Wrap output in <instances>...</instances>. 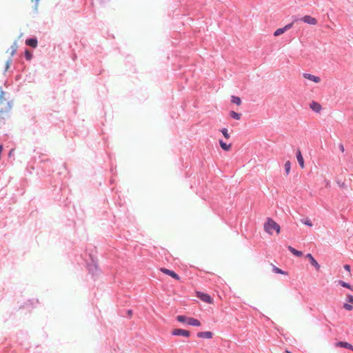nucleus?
<instances>
[{"label": "nucleus", "mask_w": 353, "mask_h": 353, "mask_svg": "<svg viewBox=\"0 0 353 353\" xmlns=\"http://www.w3.org/2000/svg\"><path fill=\"white\" fill-rule=\"evenodd\" d=\"M347 301L350 303H352L353 304V296L352 295H350V294H348L347 296Z\"/></svg>", "instance_id": "cd10ccee"}, {"label": "nucleus", "mask_w": 353, "mask_h": 353, "mask_svg": "<svg viewBox=\"0 0 353 353\" xmlns=\"http://www.w3.org/2000/svg\"><path fill=\"white\" fill-rule=\"evenodd\" d=\"M291 27H292V24L290 23V24L286 25L285 27H283L282 28L277 29L274 32V36L278 37V36L283 34L287 30L290 29Z\"/></svg>", "instance_id": "9d476101"}, {"label": "nucleus", "mask_w": 353, "mask_h": 353, "mask_svg": "<svg viewBox=\"0 0 353 353\" xmlns=\"http://www.w3.org/2000/svg\"><path fill=\"white\" fill-rule=\"evenodd\" d=\"M310 108L315 112L319 113L321 111L322 107L320 103L316 101H312L310 103Z\"/></svg>", "instance_id": "6e6552de"}, {"label": "nucleus", "mask_w": 353, "mask_h": 353, "mask_svg": "<svg viewBox=\"0 0 353 353\" xmlns=\"http://www.w3.org/2000/svg\"><path fill=\"white\" fill-rule=\"evenodd\" d=\"M6 93L3 92L1 88H0V117H1L3 113L8 112L11 105L10 102L6 98Z\"/></svg>", "instance_id": "f257e3e1"}, {"label": "nucleus", "mask_w": 353, "mask_h": 353, "mask_svg": "<svg viewBox=\"0 0 353 353\" xmlns=\"http://www.w3.org/2000/svg\"><path fill=\"white\" fill-rule=\"evenodd\" d=\"M336 347H344L347 349H350L353 351V345H352L350 343L345 341H339L335 343Z\"/></svg>", "instance_id": "1a4fd4ad"}, {"label": "nucleus", "mask_w": 353, "mask_h": 353, "mask_svg": "<svg viewBox=\"0 0 353 353\" xmlns=\"http://www.w3.org/2000/svg\"><path fill=\"white\" fill-rule=\"evenodd\" d=\"M219 144L221 148L225 151H228L231 148V144H227L224 143L222 140L219 141Z\"/></svg>", "instance_id": "dca6fc26"}, {"label": "nucleus", "mask_w": 353, "mask_h": 353, "mask_svg": "<svg viewBox=\"0 0 353 353\" xmlns=\"http://www.w3.org/2000/svg\"><path fill=\"white\" fill-rule=\"evenodd\" d=\"M296 159L297 161L301 166V168L303 169L305 168V163H304V159L302 156L301 152L300 150H298L296 152Z\"/></svg>", "instance_id": "ddd939ff"}, {"label": "nucleus", "mask_w": 353, "mask_h": 353, "mask_svg": "<svg viewBox=\"0 0 353 353\" xmlns=\"http://www.w3.org/2000/svg\"><path fill=\"white\" fill-rule=\"evenodd\" d=\"M230 115L236 120H239L241 119V114L234 111H231L230 112Z\"/></svg>", "instance_id": "412c9836"}, {"label": "nucleus", "mask_w": 353, "mask_h": 353, "mask_svg": "<svg viewBox=\"0 0 353 353\" xmlns=\"http://www.w3.org/2000/svg\"><path fill=\"white\" fill-rule=\"evenodd\" d=\"M344 268L348 271L349 272H350V266L349 265H344Z\"/></svg>", "instance_id": "c85d7f7f"}, {"label": "nucleus", "mask_w": 353, "mask_h": 353, "mask_svg": "<svg viewBox=\"0 0 353 353\" xmlns=\"http://www.w3.org/2000/svg\"><path fill=\"white\" fill-rule=\"evenodd\" d=\"M25 56H26V58L28 59V60H30L31 58H32V54L30 53V51L28 50H26V52H25Z\"/></svg>", "instance_id": "bb28decb"}, {"label": "nucleus", "mask_w": 353, "mask_h": 353, "mask_svg": "<svg viewBox=\"0 0 353 353\" xmlns=\"http://www.w3.org/2000/svg\"><path fill=\"white\" fill-rule=\"evenodd\" d=\"M339 284L344 288H347L348 289L352 290V288L351 287V285L350 284H348L343 281H340Z\"/></svg>", "instance_id": "b1692460"}, {"label": "nucleus", "mask_w": 353, "mask_h": 353, "mask_svg": "<svg viewBox=\"0 0 353 353\" xmlns=\"http://www.w3.org/2000/svg\"><path fill=\"white\" fill-rule=\"evenodd\" d=\"M232 103L236 104L237 105H240L241 104V100L239 97L236 96H232L231 99Z\"/></svg>", "instance_id": "a211bd4d"}, {"label": "nucleus", "mask_w": 353, "mask_h": 353, "mask_svg": "<svg viewBox=\"0 0 353 353\" xmlns=\"http://www.w3.org/2000/svg\"><path fill=\"white\" fill-rule=\"evenodd\" d=\"M264 230L270 234H272L274 230L279 233L280 226L273 219L268 218L264 224Z\"/></svg>", "instance_id": "f03ea898"}, {"label": "nucleus", "mask_w": 353, "mask_h": 353, "mask_svg": "<svg viewBox=\"0 0 353 353\" xmlns=\"http://www.w3.org/2000/svg\"><path fill=\"white\" fill-rule=\"evenodd\" d=\"M306 257L310 260V263L315 267L316 270H319L320 269V265L318 263V262L314 259V258L312 256L311 254H307L306 255Z\"/></svg>", "instance_id": "9b49d317"}, {"label": "nucleus", "mask_w": 353, "mask_h": 353, "mask_svg": "<svg viewBox=\"0 0 353 353\" xmlns=\"http://www.w3.org/2000/svg\"><path fill=\"white\" fill-rule=\"evenodd\" d=\"M221 131L223 137L225 139H230V134H229V133L228 132V129L227 128H223Z\"/></svg>", "instance_id": "5701e85b"}, {"label": "nucleus", "mask_w": 353, "mask_h": 353, "mask_svg": "<svg viewBox=\"0 0 353 353\" xmlns=\"http://www.w3.org/2000/svg\"><path fill=\"white\" fill-rule=\"evenodd\" d=\"M187 324L192 326L199 327L201 325V322L196 319L190 317L189 319H187Z\"/></svg>", "instance_id": "4468645a"}, {"label": "nucleus", "mask_w": 353, "mask_h": 353, "mask_svg": "<svg viewBox=\"0 0 353 353\" xmlns=\"http://www.w3.org/2000/svg\"><path fill=\"white\" fill-rule=\"evenodd\" d=\"M301 20L306 23H308V24H310V25H316L317 23V20L316 18L314 17H312L311 16H309V15H305L304 16Z\"/></svg>", "instance_id": "423d86ee"}, {"label": "nucleus", "mask_w": 353, "mask_h": 353, "mask_svg": "<svg viewBox=\"0 0 353 353\" xmlns=\"http://www.w3.org/2000/svg\"><path fill=\"white\" fill-rule=\"evenodd\" d=\"M286 353H292L291 352L288 351V350H285Z\"/></svg>", "instance_id": "7c9ffc66"}, {"label": "nucleus", "mask_w": 353, "mask_h": 353, "mask_svg": "<svg viewBox=\"0 0 353 353\" xmlns=\"http://www.w3.org/2000/svg\"><path fill=\"white\" fill-rule=\"evenodd\" d=\"M273 272L276 273V274H284V275H287L288 273L285 271H283L281 269L276 267V266H274L273 267Z\"/></svg>", "instance_id": "aec40b11"}, {"label": "nucleus", "mask_w": 353, "mask_h": 353, "mask_svg": "<svg viewBox=\"0 0 353 353\" xmlns=\"http://www.w3.org/2000/svg\"><path fill=\"white\" fill-rule=\"evenodd\" d=\"M197 336L199 338H203V339H212L213 336V334L211 332L206 331V332H200L197 333Z\"/></svg>", "instance_id": "f8f14e48"}, {"label": "nucleus", "mask_w": 353, "mask_h": 353, "mask_svg": "<svg viewBox=\"0 0 353 353\" xmlns=\"http://www.w3.org/2000/svg\"><path fill=\"white\" fill-rule=\"evenodd\" d=\"M189 318L190 317H187L183 315H179V316H177L176 319L179 322L187 323V319H189Z\"/></svg>", "instance_id": "6ab92c4d"}, {"label": "nucleus", "mask_w": 353, "mask_h": 353, "mask_svg": "<svg viewBox=\"0 0 353 353\" xmlns=\"http://www.w3.org/2000/svg\"><path fill=\"white\" fill-rule=\"evenodd\" d=\"M132 314V311L131 310H129L128 311V314Z\"/></svg>", "instance_id": "2f4dec72"}, {"label": "nucleus", "mask_w": 353, "mask_h": 353, "mask_svg": "<svg viewBox=\"0 0 353 353\" xmlns=\"http://www.w3.org/2000/svg\"><path fill=\"white\" fill-rule=\"evenodd\" d=\"M343 307L347 311H351L353 309L352 305L349 303H345L343 305Z\"/></svg>", "instance_id": "393cba45"}, {"label": "nucleus", "mask_w": 353, "mask_h": 353, "mask_svg": "<svg viewBox=\"0 0 353 353\" xmlns=\"http://www.w3.org/2000/svg\"><path fill=\"white\" fill-rule=\"evenodd\" d=\"M285 173L286 174H289L290 172V168H291V163L289 161H286L285 163Z\"/></svg>", "instance_id": "4be33fe9"}, {"label": "nucleus", "mask_w": 353, "mask_h": 353, "mask_svg": "<svg viewBox=\"0 0 353 353\" xmlns=\"http://www.w3.org/2000/svg\"><path fill=\"white\" fill-rule=\"evenodd\" d=\"M172 335L174 336H182L184 337H189L190 335V333L188 330L180 329V328H176L174 329L172 332Z\"/></svg>", "instance_id": "7ed1b4c3"}, {"label": "nucleus", "mask_w": 353, "mask_h": 353, "mask_svg": "<svg viewBox=\"0 0 353 353\" xmlns=\"http://www.w3.org/2000/svg\"><path fill=\"white\" fill-rule=\"evenodd\" d=\"M288 250L295 256H301L303 255V253L301 251L296 250L292 246H288Z\"/></svg>", "instance_id": "f3484780"}, {"label": "nucleus", "mask_w": 353, "mask_h": 353, "mask_svg": "<svg viewBox=\"0 0 353 353\" xmlns=\"http://www.w3.org/2000/svg\"><path fill=\"white\" fill-rule=\"evenodd\" d=\"M14 152V150H11L9 152V156H11L12 154V152Z\"/></svg>", "instance_id": "c756f323"}, {"label": "nucleus", "mask_w": 353, "mask_h": 353, "mask_svg": "<svg viewBox=\"0 0 353 353\" xmlns=\"http://www.w3.org/2000/svg\"><path fill=\"white\" fill-rule=\"evenodd\" d=\"M302 223L306 225H308L310 227L312 226V221L310 219H305L304 221H302Z\"/></svg>", "instance_id": "a878e982"}, {"label": "nucleus", "mask_w": 353, "mask_h": 353, "mask_svg": "<svg viewBox=\"0 0 353 353\" xmlns=\"http://www.w3.org/2000/svg\"><path fill=\"white\" fill-rule=\"evenodd\" d=\"M196 296L200 299L201 301L208 303H212L213 300L211 298V296L205 293L198 292H196Z\"/></svg>", "instance_id": "20e7f679"}, {"label": "nucleus", "mask_w": 353, "mask_h": 353, "mask_svg": "<svg viewBox=\"0 0 353 353\" xmlns=\"http://www.w3.org/2000/svg\"><path fill=\"white\" fill-rule=\"evenodd\" d=\"M160 271L167 275H169L176 280H180V277L172 270L163 268L160 269Z\"/></svg>", "instance_id": "39448f33"}, {"label": "nucleus", "mask_w": 353, "mask_h": 353, "mask_svg": "<svg viewBox=\"0 0 353 353\" xmlns=\"http://www.w3.org/2000/svg\"><path fill=\"white\" fill-rule=\"evenodd\" d=\"M26 43L32 48H36L37 46V40L36 39H28L26 41Z\"/></svg>", "instance_id": "2eb2a0df"}, {"label": "nucleus", "mask_w": 353, "mask_h": 353, "mask_svg": "<svg viewBox=\"0 0 353 353\" xmlns=\"http://www.w3.org/2000/svg\"><path fill=\"white\" fill-rule=\"evenodd\" d=\"M303 75L304 78H305L310 81H312L316 83H318L321 81V78L317 76H314L313 74H308V73H304Z\"/></svg>", "instance_id": "0eeeda50"}]
</instances>
